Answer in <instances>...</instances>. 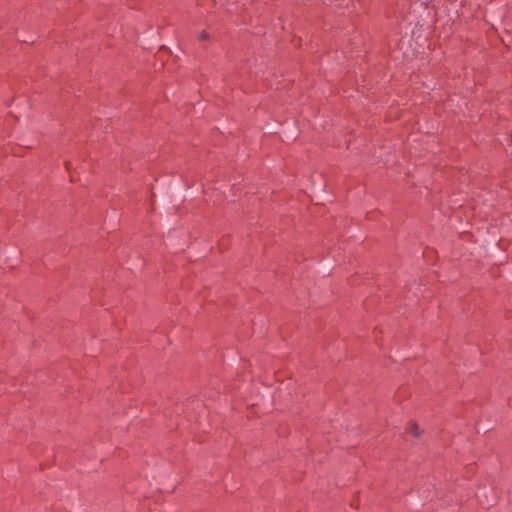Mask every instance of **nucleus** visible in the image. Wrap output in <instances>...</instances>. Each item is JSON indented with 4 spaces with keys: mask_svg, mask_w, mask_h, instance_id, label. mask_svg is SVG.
Segmentation results:
<instances>
[{
    "mask_svg": "<svg viewBox=\"0 0 512 512\" xmlns=\"http://www.w3.org/2000/svg\"><path fill=\"white\" fill-rule=\"evenodd\" d=\"M410 433L415 437L419 438L422 434V431L420 430L419 426L416 423H413L410 425Z\"/></svg>",
    "mask_w": 512,
    "mask_h": 512,
    "instance_id": "f257e3e1",
    "label": "nucleus"
},
{
    "mask_svg": "<svg viewBox=\"0 0 512 512\" xmlns=\"http://www.w3.org/2000/svg\"><path fill=\"white\" fill-rule=\"evenodd\" d=\"M198 39L200 41H208L210 39V35L207 31L203 30L198 34Z\"/></svg>",
    "mask_w": 512,
    "mask_h": 512,
    "instance_id": "f03ea898",
    "label": "nucleus"
}]
</instances>
